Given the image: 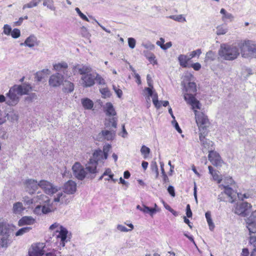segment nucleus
Here are the masks:
<instances>
[{
    "mask_svg": "<svg viewBox=\"0 0 256 256\" xmlns=\"http://www.w3.org/2000/svg\"><path fill=\"white\" fill-rule=\"evenodd\" d=\"M194 78L193 75L188 72H186L183 76L182 84L185 90L184 99L188 104L192 106V109L200 110L201 104L195 97L197 91L196 85L194 82H192Z\"/></svg>",
    "mask_w": 256,
    "mask_h": 256,
    "instance_id": "f257e3e1",
    "label": "nucleus"
},
{
    "mask_svg": "<svg viewBox=\"0 0 256 256\" xmlns=\"http://www.w3.org/2000/svg\"><path fill=\"white\" fill-rule=\"evenodd\" d=\"M64 192H59L54 196V202L60 204H67L72 200L70 196L68 194H72L76 190V184L72 180H70L66 182L63 187Z\"/></svg>",
    "mask_w": 256,
    "mask_h": 256,
    "instance_id": "f03ea898",
    "label": "nucleus"
},
{
    "mask_svg": "<svg viewBox=\"0 0 256 256\" xmlns=\"http://www.w3.org/2000/svg\"><path fill=\"white\" fill-rule=\"evenodd\" d=\"M239 54L238 48L233 45L222 44L218 50L220 56L226 60H233L236 59Z\"/></svg>",
    "mask_w": 256,
    "mask_h": 256,
    "instance_id": "7ed1b4c3",
    "label": "nucleus"
},
{
    "mask_svg": "<svg viewBox=\"0 0 256 256\" xmlns=\"http://www.w3.org/2000/svg\"><path fill=\"white\" fill-rule=\"evenodd\" d=\"M242 56L245 58L250 57L256 58V44L248 41L244 43L239 44Z\"/></svg>",
    "mask_w": 256,
    "mask_h": 256,
    "instance_id": "20e7f679",
    "label": "nucleus"
},
{
    "mask_svg": "<svg viewBox=\"0 0 256 256\" xmlns=\"http://www.w3.org/2000/svg\"><path fill=\"white\" fill-rule=\"evenodd\" d=\"M10 232L9 225L0 220V235L2 236L1 246L2 248H6L12 242L10 239Z\"/></svg>",
    "mask_w": 256,
    "mask_h": 256,
    "instance_id": "39448f33",
    "label": "nucleus"
},
{
    "mask_svg": "<svg viewBox=\"0 0 256 256\" xmlns=\"http://www.w3.org/2000/svg\"><path fill=\"white\" fill-rule=\"evenodd\" d=\"M196 109L193 110L194 112L196 120L200 132H207L206 128L210 125L209 120L207 116L202 112L197 111Z\"/></svg>",
    "mask_w": 256,
    "mask_h": 256,
    "instance_id": "423d86ee",
    "label": "nucleus"
},
{
    "mask_svg": "<svg viewBox=\"0 0 256 256\" xmlns=\"http://www.w3.org/2000/svg\"><path fill=\"white\" fill-rule=\"evenodd\" d=\"M252 206L247 202H240L236 204L232 211L238 215L242 216H246L250 212Z\"/></svg>",
    "mask_w": 256,
    "mask_h": 256,
    "instance_id": "0eeeda50",
    "label": "nucleus"
},
{
    "mask_svg": "<svg viewBox=\"0 0 256 256\" xmlns=\"http://www.w3.org/2000/svg\"><path fill=\"white\" fill-rule=\"evenodd\" d=\"M39 187L42 189L46 194L48 195H53L58 192L60 190V188L58 186L44 180H40L39 182Z\"/></svg>",
    "mask_w": 256,
    "mask_h": 256,
    "instance_id": "6e6552de",
    "label": "nucleus"
},
{
    "mask_svg": "<svg viewBox=\"0 0 256 256\" xmlns=\"http://www.w3.org/2000/svg\"><path fill=\"white\" fill-rule=\"evenodd\" d=\"M74 176L78 180H83L84 178H88L87 172L85 168L79 162H76L72 166Z\"/></svg>",
    "mask_w": 256,
    "mask_h": 256,
    "instance_id": "1a4fd4ad",
    "label": "nucleus"
},
{
    "mask_svg": "<svg viewBox=\"0 0 256 256\" xmlns=\"http://www.w3.org/2000/svg\"><path fill=\"white\" fill-rule=\"evenodd\" d=\"M6 104L10 106H16L20 100V94H17V90L14 86L12 87L6 94Z\"/></svg>",
    "mask_w": 256,
    "mask_h": 256,
    "instance_id": "9d476101",
    "label": "nucleus"
},
{
    "mask_svg": "<svg viewBox=\"0 0 256 256\" xmlns=\"http://www.w3.org/2000/svg\"><path fill=\"white\" fill-rule=\"evenodd\" d=\"M64 76L62 74L56 72L52 74L48 80V84L50 87L58 88L64 84Z\"/></svg>",
    "mask_w": 256,
    "mask_h": 256,
    "instance_id": "9b49d317",
    "label": "nucleus"
},
{
    "mask_svg": "<svg viewBox=\"0 0 256 256\" xmlns=\"http://www.w3.org/2000/svg\"><path fill=\"white\" fill-rule=\"evenodd\" d=\"M98 164L93 159H90L87 164H86L85 169L87 172L88 178L93 179L95 178L98 172L96 169Z\"/></svg>",
    "mask_w": 256,
    "mask_h": 256,
    "instance_id": "f8f14e48",
    "label": "nucleus"
},
{
    "mask_svg": "<svg viewBox=\"0 0 256 256\" xmlns=\"http://www.w3.org/2000/svg\"><path fill=\"white\" fill-rule=\"evenodd\" d=\"M94 74L95 73L90 72L82 76L81 84L84 88L91 87L94 84Z\"/></svg>",
    "mask_w": 256,
    "mask_h": 256,
    "instance_id": "ddd939ff",
    "label": "nucleus"
},
{
    "mask_svg": "<svg viewBox=\"0 0 256 256\" xmlns=\"http://www.w3.org/2000/svg\"><path fill=\"white\" fill-rule=\"evenodd\" d=\"M246 224L250 233H256V210L246 219Z\"/></svg>",
    "mask_w": 256,
    "mask_h": 256,
    "instance_id": "4468645a",
    "label": "nucleus"
},
{
    "mask_svg": "<svg viewBox=\"0 0 256 256\" xmlns=\"http://www.w3.org/2000/svg\"><path fill=\"white\" fill-rule=\"evenodd\" d=\"M24 184L26 190L30 194L35 193L40 188L39 182L33 179L26 180Z\"/></svg>",
    "mask_w": 256,
    "mask_h": 256,
    "instance_id": "2eb2a0df",
    "label": "nucleus"
},
{
    "mask_svg": "<svg viewBox=\"0 0 256 256\" xmlns=\"http://www.w3.org/2000/svg\"><path fill=\"white\" fill-rule=\"evenodd\" d=\"M44 247V243H38L32 245L28 252L30 256H42L44 254L43 250Z\"/></svg>",
    "mask_w": 256,
    "mask_h": 256,
    "instance_id": "dca6fc26",
    "label": "nucleus"
},
{
    "mask_svg": "<svg viewBox=\"0 0 256 256\" xmlns=\"http://www.w3.org/2000/svg\"><path fill=\"white\" fill-rule=\"evenodd\" d=\"M208 152V160H210L212 164L216 166H220L222 161L220 154L216 152L213 151L212 148L209 150Z\"/></svg>",
    "mask_w": 256,
    "mask_h": 256,
    "instance_id": "f3484780",
    "label": "nucleus"
},
{
    "mask_svg": "<svg viewBox=\"0 0 256 256\" xmlns=\"http://www.w3.org/2000/svg\"><path fill=\"white\" fill-rule=\"evenodd\" d=\"M116 136V131L113 130H102L98 136V138L100 140H112Z\"/></svg>",
    "mask_w": 256,
    "mask_h": 256,
    "instance_id": "a211bd4d",
    "label": "nucleus"
},
{
    "mask_svg": "<svg viewBox=\"0 0 256 256\" xmlns=\"http://www.w3.org/2000/svg\"><path fill=\"white\" fill-rule=\"evenodd\" d=\"M68 64L65 62H60L53 64V70L56 72L62 73V75L67 76Z\"/></svg>",
    "mask_w": 256,
    "mask_h": 256,
    "instance_id": "6ab92c4d",
    "label": "nucleus"
},
{
    "mask_svg": "<svg viewBox=\"0 0 256 256\" xmlns=\"http://www.w3.org/2000/svg\"><path fill=\"white\" fill-rule=\"evenodd\" d=\"M73 70L74 72H78L82 76L88 74L92 70L90 66L84 64H77L74 66Z\"/></svg>",
    "mask_w": 256,
    "mask_h": 256,
    "instance_id": "aec40b11",
    "label": "nucleus"
},
{
    "mask_svg": "<svg viewBox=\"0 0 256 256\" xmlns=\"http://www.w3.org/2000/svg\"><path fill=\"white\" fill-rule=\"evenodd\" d=\"M207 134L208 132H200L199 138L204 148L206 149H208L209 150L212 148H210V146H212L213 142L205 138V136Z\"/></svg>",
    "mask_w": 256,
    "mask_h": 256,
    "instance_id": "412c9836",
    "label": "nucleus"
},
{
    "mask_svg": "<svg viewBox=\"0 0 256 256\" xmlns=\"http://www.w3.org/2000/svg\"><path fill=\"white\" fill-rule=\"evenodd\" d=\"M17 90V94L20 96L28 94L32 90V86L29 84H24L22 85H14Z\"/></svg>",
    "mask_w": 256,
    "mask_h": 256,
    "instance_id": "4be33fe9",
    "label": "nucleus"
},
{
    "mask_svg": "<svg viewBox=\"0 0 256 256\" xmlns=\"http://www.w3.org/2000/svg\"><path fill=\"white\" fill-rule=\"evenodd\" d=\"M59 228V234L57 236V238H60L61 242L60 244L62 246H64L66 242H68L66 238L68 231L66 228H64L62 226H60Z\"/></svg>",
    "mask_w": 256,
    "mask_h": 256,
    "instance_id": "5701e85b",
    "label": "nucleus"
},
{
    "mask_svg": "<svg viewBox=\"0 0 256 256\" xmlns=\"http://www.w3.org/2000/svg\"><path fill=\"white\" fill-rule=\"evenodd\" d=\"M50 208L45 205L38 204L34 210V212L38 215L47 214L50 212Z\"/></svg>",
    "mask_w": 256,
    "mask_h": 256,
    "instance_id": "b1692460",
    "label": "nucleus"
},
{
    "mask_svg": "<svg viewBox=\"0 0 256 256\" xmlns=\"http://www.w3.org/2000/svg\"><path fill=\"white\" fill-rule=\"evenodd\" d=\"M20 45H25L29 48H32L38 45L37 38L34 35H31L26 38L24 43H21Z\"/></svg>",
    "mask_w": 256,
    "mask_h": 256,
    "instance_id": "393cba45",
    "label": "nucleus"
},
{
    "mask_svg": "<svg viewBox=\"0 0 256 256\" xmlns=\"http://www.w3.org/2000/svg\"><path fill=\"white\" fill-rule=\"evenodd\" d=\"M136 208L143 212L144 214H149L151 216H152L154 214L158 211V210L156 208H152L145 205H142V206L138 205Z\"/></svg>",
    "mask_w": 256,
    "mask_h": 256,
    "instance_id": "a878e982",
    "label": "nucleus"
},
{
    "mask_svg": "<svg viewBox=\"0 0 256 256\" xmlns=\"http://www.w3.org/2000/svg\"><path fill=\"white\" fill-rule=\"evenodd\" d=\"M220 186H222L224 188V192L228 195L230 198L231 200L230 201V202H234V200L236 198V196H237V194L235 191H234L231 188L228 186H226L224 185H221Z\"/></svg>",
    "mask_w": 256,
    "mask_h": 256,
    "instance_id": "bb28decb",
    "label": "nucleus"
},
{
    "mask_svg": "<svg viewBox=\"0 0 256 256\" xmlns=\"http://www.w3.org/2000/svg\"><path fill=\"white\" fill-rule=\"evenodd\" d=\"M35 222V220L32 216H24L19 220L18 226L30 225L34 224Z\"/></svg>",
    "mask_w": 256,
    "mask_h": 256,
    "instance_id": "cd10ccee",
    "label": "nucleus"
},
{
    "mask_svg": "<svg viewBox=\"0 0 256 256\" xmlns=\"http://www.w3.org/2000/svg\"><path fill=\"white\" fill-rule=\"evenodd\" d=\"M34 201L39 202L40 204L45 205L48 206L50 200L48 197L45 194H41L39 196H37L34 198Z\"/></svg>",
    "mask_w": 256,
    "mask_h": 256,
    "instance_id": "c85d7f7f",
    "label": "nucleus"
},
{
    "mask_svg": "<svg viewBox=\"0 0 256 256\" xmlns=\"http://www.w3.org/2000/svg\"><path fill=\"white\" fill-rule=\"evenodd\" d=\"M6 120H8L11 122H17L19 118V115L18 112L12 109L8 114H6Z\"/></svg>",
    "mask_w": 256,
    "mask_h": 256,
    "instance_id": "c756f323",
    "label": "nucleus"
},
{
    "mask_svg": "<svg viewBox=\"0 0 256 256\" xmlns=\"http://www.w3.org/2000/svg\"><path fill=\"white\" fill-rule=\"evenodd\" d=\"M104 108L107 116H114L116 115V112L111 102H106Z\"/></svg>",
    "mask_w": 256,
    "mask_h": 256,
    "instance_id": "7c9ffc66",
    "label": "nucleus"
},
{
    "mask_svg": "<svg viewBox=\"0 0 256 256\" xmlns=\"http://www.w3.org/2000/svg\"><path fill=\"white\" fill-rule=\"evenodd\" d=\"M190 58L184 54H180L178 57V60L180 66L182 68L188 67V62Z\"/></svg>",
    "mask_w": 256,
    "mask_h": 256,
    "instance_id": "2f4dec72",
    "label": "nucleus"
},
{
    "mask_svg": "<svg viewBox=\"0 0 256 256\" xmlns=\"http://www.w3.org/2000/svg\"><path fill=\"white\" fill-rule=\"evenodd\" d=\"M91 159H93L95 162H96L98 164V162H101L105 160L104 158V155L103 154V152L100 150H96L94 152L92 158Z\"/></svg>",
    "mask_w": 256,
    "mask_h": 256,
    "instance_id": "473e14b6",
    "label": "nucleus"
},
{
    "mask_svg": "<svg viewBox=\"0 0 256 256\" xmlns=\"http://www.w3.org/2000/svg\"><path fill=\"white\" fill-rule=\"evenodd\" d=\"M64 82L62 84H64V92L69 93L74 90V84L72 82L68 80H64Z\"/></svg>",
    "mask_w": 256,
    "mask_h": 256,
    "instance_id": "72a5a7b5",
    "label": "nucleus"
},
{
    "mask_svg": "<svg viewBox=\"0 0 256 256\" xmlns=\"http://www.w3.org/2000/svg\"><path fill=\"white\" fill-rule=\"evenodd\" d=\"M82 104L83 107L86 110H91L94 106L93 102L88 98L82 99Z\"/></svg>",
    "mask_w": 256,
    "mask_h": 256,
    "instance_id": "f704fd0d",
    "label": "nucleus"
},
{
    "mask_svg": "<svg viewBox=\"0 0 256 256\" xmlns=\"http://www.w3.org/2000/svg\"><path fill=\"white\" fill-rule=\"evenodd\" d=\"M104 125L106 128L112 127L116 128L117 125V118H109L108 120H106L104 123Z\"/></svg>",
    "mask_w": 256,
    "mask_h": 256,
    "instance_id": "c9c22d12",
    "label": "nucleus"
},
{
    "mask_svg": "<svg viewBox=\"0 0 256 256\" xmlns=\"http://www.w3.org/2000/svg\"><path fill=\"white\" fill-rule=\"evenodd\" d=\"M168 18L178 22H185L186 21L184 16L183 14L171 15Z\"/></svg>",
    "mask_w": 256,
    "mask_h": 256,
    "instance_id": "e433bc0d",
    "label": "nucleus"
},
{
    "mask_svg": "<svg viewBox=\"0 0 256 256\" xmlns=\"http://www.w3.org/2000/svg\"><path fill=\"white\" fill-rule=\"evenodd\" d=\"M216 28V34L218 36L224 34L228 31L227 26L224 24L219 25Z\"/></svg>",
    "mask_w": 256,
    "mask_h": 256,
    "instance_id": "4c0bfd02",
    "label": "nucleus"
},
{
    "mask_svg": "<svg viewBox=\"0 0 256 256\" xmlns=\"http://www.w3.org/2000/svg\"><path fill=\"white\" fill-rule=\"evenodd\" d=\"M205 216L207 222L209 226L210 230H212L214 228V225L211 218L210 212V211L206 212Z\"/></svg>",
    "mask_w": 256,
    "mask_h": 256,
    "instance_id": "58836bf2",
    "label": "nucleus"
},
{
    "mask_svg": "<svg viewBox=\"0 0 256 256\" xmlns=\"http://www.w3.org/2000/svg\"><path fill=\"white\" fill-rule=\"evenodd\" d=\"M160 40L162 41V44H160V42H156V44L158 46H160L162 49L163 50H166L168 48H170L172 46V42H166V44H164L165 42L164 39L161 38H160Z\"/></svg>",
    "mask_w": 256,
    "mask_h": 256,
    "instance_id": "ea45409f",
    "label": "nucleus"
},
{
    "mask_svg": "<svg viewBox=\"0 0 256 256\" xmlns=\"http://www.w3.org/2000/svg\"><path fill=\"white\" fill-rule=\"evenodd\" d=\"M40 1L41 0H32L28 3L24 4L22 6V9L24 10L26 8H30L36 6Z\"/></svg>",
    "mask_w": 256,
    "mask_h": 256,
    "instance_id": "a19ab883",
    "label": "nucleus"
},
{
    "mask_svg": "<svg viewBox=\"0 0 256 256\" xmlns=\"http://www.w3.org/2000/svg\"><path fill=\"white\" fill-rule=\"evenodd\" d=\"M24 210L22 204L20 202H17L14 204L13 210L15 214H19Z\"/></svg>",
    "mask_w": 256,
    "mask_h": 256,
    "instance_id": "79ce46f5",
    "label": "nucleus"
},
{
    "mask_svg": "<svg viewBox=\"0 0 256 256\" xmlns=\"http://www.w3.org/2000/svg\"><path fill=\"white\" fill-rule=\"evenodd\" d=\"M220 14H223L222 17V19L224 21L226 20H232L234 18V16L232 14L227 12L226 11L224 8H222L220 11Z\"/></svg>",
    "mask_w": 256,
    "mask_h": 256,
    "instance_id": "37998d69",
    "label": "nucleus"
},
{
    "mask_svg": "<svg viewBox=\"0 0 256 256\" xmlns=\"http://www.w3.org/2000/svg\"><path fill=\"white\" fill-rule=\"evenodd\" d=\"M43 6H46L52 10H56V7L54 6L53 0H44Z\"/></svg>",
    "mask_w": 256,
    "mask_h": 256,
    "instance_id": "c03bdc74",
    "label": "nucleus"
},
{
    "mask_svg": "<svg viewBox=\"0 0 256 256\" xmlns=\"http://www.w3.org/2000/svg\"><path fill=\"white\" fill-rule=\"evenodd\" d=\"M128 226L130 228V230L128 229L125 226L121 224H118L117 226V229L118 230L122 232H128L134 229V226L132 224H128Z\"/></svg>",
    "mask_w": 256,
    "mask_h": 256,
    "instance_id": "a18cd8bd",
    "label": "nucleus"
},
{
    "mask_svg": "<svg viewBox=\"0 0 256 256\" xmlns=\"http://www.w3.org/2000/svg\"><path fill=\"white\" fill-rule=\"evenodd\" d=\"M216 54L214 52L210 50L206 52L205 59L207 61H213L216 59Z\"/></svg>",
    "mask_w": 256,
    "mask_h": 256,
    "instance_id": "49530a36",
    "label": "nucleus"
},
{
    "mask_svg": "<svg viewBox=\"0 0 256 256\" xmlns=\"http://www.w3.org/2000/svg\"><path fill=\"white\" fill-rule=\"evenodd\" d=\"M100 85H104L106 84L105 80L100 75L97 73L94 74V82Z\"/></svg>",
    "mask_w": 256,
    "mask_h": 256,
    "instance_id": "de8ad7c7",
    "label": "nucleus"
},
{
    "mask_svg": "<svg viewBox=\"0 0 256 256\" xmlns=\"http://www.w3.org/2000/svg\"><path fill=\"white\" fill-rule=\"evenodd\" d=\"M150 148L146 146H142L140 149V152L142 155H143L144 158H146L148 155L150 153Z\"/></svg>",
    "mask_w": 256,
    "mask_h": 256,
    "instance_id": "09e8293b",
    "label": "nucleus"
},
{
    "mask_svg": "<svg viewBox=\"0 0 256 256\" xmlns=\"http://www.w3.org/2000/svg\"><path fill=\"white\" fill-rule=\"evenodd\" d=\"M31 229H32V228L30 227V226H26V227H24V228H21L16 233V236H22L24 234L28 232Z\"/></svg>",
    "mask_w": 256,
    "mask_h": 256,
    "instance_id": "8fccbe9b",
    "label": "nucleus"
},
{
    "mask_svg": "<svg viewBox=\"0 0 256 256\" xmlns=\"http://www.w3.org/2000/svg\"><path fill=\"white\" fill-rule=\"evenodd\" d=\"M152 102L155 107L157 108H159L161 106V104L158 100V96L156 93L153 94L152 96Z\"/></svg>",
    "mask_w": 256,
    "mask_h": 256,
    "instance_id": "3c124183",
    "label": "nucleus"
},
{
    "mask_svg": "<svg viewBox=\"0 0 256 256\" xmlns=\"http://www.w3.org/2000/svg\"><path fill=\"white\" fill-rule=\"evenodd\" d=\"M49 72L48 69L43 70L41 72H36V77H35L36 80L38 81V82H40L42 80V78H44L42 73L44 72Z\"/></svg>",
    "mask_w": 256,
    "mask_h": 256,
    "instance_id": "603ef678",
    "label": "nucleus"
},
{
    "mask_svg": "<svg viewBox=\"0 0 256 256\" xmlns=\"http://www.w3.org/2000/svg\"><path fill=\"white\" fill-rule=\"evenodd\" d=\"M111 148V146L109 144H106L103 147V154L104 155V158L106 159L108 156V152Z\"/></svg>",
    "mask_w": 256,
    "mask_h": 256,
    "instance_id": "864d4df0",
    "label": "nucleus"
},
{
    "mask_svg": "<svg viewBox=\"0 0 256 256\" xmlns=\"http://www.w3.org/2000/svg\"><path fill=\"white\" fill-rule=\"evenodd\" d=\"M100 92L104 98H108L110 96V92L106 88L100 89Z\"/></svg>",
    "mask_w": 256,
    "mask_h": 256,
    "instance_id": "5fc2aeb1",
    "label": "nucleus"
},
{
    "mask_svg": "<svg viewBox=\"0 0 256 256\" xmlns=\"http://www.w3.org/2000/svg\"><path fill=\"white\" fill-rule=\"evenodd\" d=\"M150 168L153 172H154L156 174V177L157 178L158 176V170L156 162H152L150 164Z\"/></svg>",
    "mask_w": 256,
    "mask_h": 256,
    "instance_id": "6e6d98bb",
    "label": "nucleus"
},
{
    "mask_svg": "<svg viewBox=\"0 0 256 256\" xmlns=\"http://www.w3.org/2000/svg\"><path fill=\"white\" fill-rule=\"evenodd\" d=\"M20 35V30L18 28H14L11 32V36L14 38H17Z\"/></svg>",
    "mask_w": 256,
    "mask_h": 256,
    "instance_id": "4d7b16f0",
    "label": "nucleus"
},
{
    "mask_svg": "<svg viewBox=\"0 0 256 256\" xmlns=\"http://www.w3.org/2000/svg\"><path fill=\"white\" fill-rule=\"evenodd\" d=\"M218 172H215L212 176L214 180L217 181L218 183L220 184L222 180V177L218 174Z\"/></svg>",
    "mask_w": 256,
    "mask_h": 256,
    "instance_id": "13d9d810",
    "label": "nucleus"
},
{
    "mask_svg": "<svg viewBox=\"0 0 256 256\" xmlns=\"http://www.w3.org/2000/svg\"><path fill=\"white\" fill-rule=\"evenodd\" d=\"M75 10L82 20H84L86 22H89L88 18L86 17V16H85L83 13L81 12L78 8H75Z\"/></svg>",
    "mask_w": 256,
    "mask_h": 256,
    "instance_id": "bf43d9fd",
    "label": "nucleus"
},
{
    "mask_svg": "<svg viewBox=\"0 0 256 256\" xmlns=\"http://www.w3.org/2000/svg\"><path fill=\"white\" fill-rule=\"evenodd\" d=\"M201 54H202L201 50L198 49L196 50H193L192 52L190 54L189 57L191 59L196 56H199Z\"/></svg>",
    "mask_w": 256,
    "mask_h": 256,
    "instance_id": "052dcab7",
    "label": "nucleus"
},
{
    "mask_svg": "<svg viewBox=\"0 0 256 256\" xmlns=\"http://www.w3.org/2000/svg\"><path fill=\"white\" fill-rule=\"evenodd\" d=\"M3 32L6 35H8V36L10 35L12 32L11 27L7 24H4V26Z\"/></svg>",
    "mask_w": 256,
    "mask_h": 256,
    "instance_id": "680f3d73",
    "label": "nucleus"
},
{
    "mask_svg": "<svg viewBox=\"0 0 256 256\" xmlns=\"http://www.w3.org/2000/svg\"><path fill=\"white\" fill-rule=\"evenodd\" d=\"M136 41L134 38H128V46L131 48H134L136 46Z\"/></svg>",
    "mask_w": 256,
    "mask_h": 256,
    "instance_id": "e2e57ef3",
    "label": "nucleus"
},
{
    "mask_svg": "<svg viewBox=\"0 0 256 256\" xmlns=\"http://www.w3.org/2000/svg\"><path fill=\"white\" fill-rule=\"evenodd\" d=\"M142 46H144L145 48L149 50H152L154 48V46L150 42L142 43Z\"/></svg>",
    "mask_w": 256,
    "mask_h": 256,
    "instance_id": "0e129e2a",
    "label": "nucleus"
},
{
    "mask_svg": "<svg viewBox=\"0 0 256 256\" xmlns=\"http://www.w3.org/2000/svg\"><path fill=\"white\" fill-rule=\"evenodd\" d=\"M237 196L240 200H243L245 198H248L250 197V194L248 193L242 194L241 193H238Z\"/></svg>",
    "mask_w": 256,
    "mask_h": 256,
    "instance_id": "69168bd1",
    "label": "nucleus"
},
{
    "mask_svg": "<svg viewBox=\"0 0 256 256\" xmlns=\"http://www.w3.org/2000/svg\"><path fill=\"white\" fill-rule=\"evenodd\" d=\"M37 99V96L35 93H32L30 94V95L27 96L25 100L26 101L28 102H32L34 100H36Z\"/></svg>",
    "mask_w": 256,
    "mask_h": 256,
    "instance_id": "338daca9",
    "label": "nucleus"
},
{
    "mask_svg": "<svg viewBox=\"0 0 256 256\" xmlns=\"http://www.w3.org/2000/svg\"><path fill=\"white\" fill-rule=\"evenodd\" d=\"M81 34L82 36L85 38H88L90 36L86 28L84 26L81 28Z\"/></svg>",
    "mask_w": 256,
    "mask_h": 256,
    "instance_id": "774afa93",
    "label": "nucleus"
}]
</instances>
